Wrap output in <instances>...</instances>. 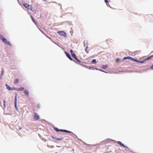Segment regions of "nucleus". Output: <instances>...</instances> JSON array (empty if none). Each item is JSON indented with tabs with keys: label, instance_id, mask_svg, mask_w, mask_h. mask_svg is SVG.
<instances>
[{
	"label": "nucleus",
	"instance_id": "obj_2",
	"mask_svg": "<svg viewBox=\"0 0 153 153\" xmlns=\"http://www.w3.org/2000/svg\"><path fill=\"white\" fill-rule=\"evenodd\" d=\"M23 4L24 7L27 9L32 10L33 7L31 5L28 4H27L25 3H23Z\"/></svg>",
	"mask_w": 153,
	"mask_h": 153
},
{
	"label": "nucleus",
	"instance_id": "obj_31",
	"mask_svg": "<svg viewBox=\"0 0 153 153\" xmlns=\"http://www.w3.org/2000/svg\"><path fill=\"white\" fill-rule=\"evenodd\" d=\"M151 68L153 70V65L151 66Z\"/></svg>",
	"mask_w": 153,
	"mask_h": 153
},
{
	"label": "nucleus",
	"instance_id": "obj_20",
	"mask_svg": "<svg viewBox=\"0 0 153 153\" xmlns=\"http://www.w3.org/2000/svg\"><path fill=\"white\" fill-rule=\"evenodd\" d=\"M54 130H55L56 131H57L58 132V131H59V129H58V128H57L55 127V128H54Z\"/></svg>",
	"mask_w": 153,
	"mask_h": 153
},
{
	"label": "nucleus",
	"instance_id": "obj_22",
	"mask_svg": "<svg viewBox=\"0 0 153 153\" xmlns=\"http://www.w3.org/2000/svg\"><path fill=\"white\" fill-rule=\"evenodd\" d=\"M72 56L73 57H74V58H76V55H75V53L73 54L72 55Z\"/></svg>",
	"mask_w": 153,
	"mask_h": 153
},
{
	"label": "nucleus",
	"instance_id": "obj_7",
	"mask_svg": "<svg viewBox=\"0 0 153 153\" xmlns=\"http://www.w3.org/2000/svg\"><path fill=\"white\" fill-rule=\"evenodd\" d=\"M52 138H53V139L56 140H62L63 139V138H56L52 136Z\"/></svg>",
	"mask_w": 153,
	"mask_h": 153
},
{
	"label": "nucleus",
	"instance_id": "obj_33",
	"mask_svg": "<svg viewBox=\"0 0 153 153\" xmlns=\"http://www.w3.org/2000/svg\"><path fill=\"white\" fill-rule=\"evenodd\" d=\"M37 107L38 108H39V105H38L37 106Z\"/></svg>",
	"mask_w": 153,
	"mask_h": 153
},
{
	"label": "nucleus",
	"instance_id": "obj_27",
	"mask_svg": "<svg viewBox=\"0 0 153 153\" xmlns=\"http://www.w3.org/2000/svg\"><path fill=\"white\" fill-rule=\"evenodd\" d=\"M105 2L106 3H107L108 2V0H105Z\"/></svg>",
	"mask_w": 153,
	"mask_h": 153
},
{
	"label": "nucleus",
	"instance_id": "obj_3",
	"mask_svg": "<svg viewBox=\"0 0 153 153\" xmlns=\"http://www.w3.org/2000/svg\"><path fill=\"white\" fill-rule=\"evenodd\" d=\"M57 33L61 36H63L64 37L66 36V33L63 31H58L57 32Z\"/></svg>",
	"mask_w": 153,
	"mask_h": 153
},
{
	"label": "nucleus",
	"instance_id": "obj_24",
	"mask_svg": "<svg viewBox=\"0 0 153 153\" xmlns=\"http://www.w3.org/2000/svg\"><path fill=\"white\" fill-rule=\"evenodd\" d=\"M4 107H5V105H6V104H5V100H4Z\"/></svg>",
	"mask_w": 153,
	"mask_h": 153
},
{
	"label": "nucleus",
	"instance_id": "obj_12",
	"mask_svg": "<svg viewBox=\"0 0 153 153\" xmlns=\"http://www.w3.org/2000/svg\"><path fill=\"white\" fill-rule=\"evenodd\" d=\"M153 57V55L147 57V58L146 59V60H147H147H151L152 59Z\"/></svg>",
	"mask_w": 153,
	"mask_h": 153
},
{
	"label": "nucleus",
	"instance_id": "obj_16",
	"mask_svg": "<svg viewBox=\"0 0 153 153\" xmlns=\"http://www.w3.org/2000/svg\"><path fill=\"white\" fill-rule=\"evenodd\" d=\"M19 82V79H16L14 82V83L15 84H17Z\"/></svg>",
	"mask_w": 153,
	"mask_h": 153
},
{
	"label": "nucleus",
	"instance_id": "obj_17",
	"mask_svg": "<svg viewBox=\"0 0 153 153\" xmlns=\"http://www.w3.org/2000/svg\"><path fill=\"white\" fill-rule=\"evenodd\" d=\"M4 69H1V73L0 75L1 77H2V76H3V75L4 74Z\"/></svg>",
	"mask_w": 153,
	"mask_h": 153
},
{
	"label": "nucleus",
	"instance_id": "obj_1",
	"mask_svg": "<svg viewBox=\"0 0 153 153\" xmlns=\"http://www.w3.org/2000/svg\"><path fill=\"white\" fill-rule=\"evenodd\" d=\"M0 39L3 42L6 44L7 45H10V42L7 41L6 39L4 38V36L1 34H0Z\"/></svg>",
	"mask_w": 153,
	"mask_h": 153
},
{
	"label": "nucleus",
	"instance_id": "obj_32",
	"mask_svg": "<svg viewBox=\"0 0 153 153\" xmlns=\"http://www.w3.org/2000/svg\"><path fill=\"white\" fill-rule=\"evenodd\" d=\"M85 51L87 53H88V51H87V48L85 49Z\"/></svg>",
	"mask_w": 153,
	"mask_h": 153
},
{
	"label": "nucleus",
	"instance_id": "obj_25",
	"mask_svg": "<svg viewBox=\"0 0 153 153\" xmlns=\"http://www.w3.org/2000/svg\"><path fill=\"white\" fill-rule=\"evenodd\" d=\"M78 62H80V61L77 58V57H76V58H74Z\"/></svg>",
	"mask_w": 153,
	"mask_h": 153
},
{
	"label": "nucleus",
	"instance_id": "obj_26",
	"mask_svg": "<svg viewBox=\"0 0 153 153\" xmlns=\"http://www.w3.org/2000/svg\"><path fill=\"white\" fill-rule=\"evenodd\" d=\"M131 57L130 56H127V59H130V60L131 59Z\"/></svg>",
	"mask_w": 153,
	"mask_h": 153
},
{
	"label": "nucleus",
	"instance_id": "obj_29",
	"mask_svg": "<svg viewBox=\"0 0 153 153\" xmlns=\"http://www.w3.org/2000/svg\"><path fill=\"white\" fill-rule=\"evenodd\" d=\"M31 18H32V20H33V21L34 22H34V19H33V17H32V16L31 17Z\"/></svg>",
	"mask_w": 153,
	"mask_h": 153
},
{
	"label": "nucleus",
	"instance_id": "obj_10",
	"mask_svg": "<svg viewBox=\"0 0 153 153\" xmlns=\"http://www.w3.org/2000/svg\"><path fill=\"white\" fill-rule=\"evenodd\" d=\"M59 131H63L65 132L71 133V132L65 130L59 129Z\"/></svg>",
	"mask_w": 153,
	"mask_h": 153
},
{
	"label": "nucleus",
	"instance_id": "obj_18",
	"mask_svg": "<svg viewBox=\"0 0 153 153\" xmlns=\"http://www.w3.org/2000/svg\"><path fill=\"white\" fill-rule=\"evenodd\" d=\"M92 63H96V60L95 59H93L92 61Z\"/></svg>",
	"mask_w": 153,
	"mask_h": 153
},
{
	"label": "nucleus",
	"instance_id": "obj_34",
	"mask_svg": "<svg viewBox=\"0 0 153 153\" xmlns=\"http://www.w3.org/2000/svg\"><path fill=\"white\" fill-rule=\"evenodd\" d=\"M119 60V59H117L116 61L117 62Z\"/></svg>",
	"mask_w": 153,
	"mask_h": 153
},
{
	"label": "nucleus",
	"instance_id": "obj_9",
	"mask_svg": "<svg viewBox=\"0 0 153 153\" xmlns=\"http://www.w3.org/2000/svg\"><path fill=\"white\" fill-rule=\"evenodd\" d=\"M24 93L27 97L28 96L29 94V92L28 90H25L24 91Z\"/></svg>",
	"mask_w": 153,
	"mask_h": 153
},
{
	"label": "nucleus",
	"instance_id": "obj_14",
	"mask_svg": "<svg viewBox=\"0 0 153 153\" xmlns=\"http://www.w3.org/2000/svg\"><path fill=\"white\" fill-rule=\"evenodd\" d=\"M108 65H104L102 66V68L103 69H105L107 68H108Z\"/></svg>",
	"mask_w": 153,
	"mask_h": 153
},
{
	"label": "nucleus",
	"instance_id": "obj_6",
	"mask_svg": "<svg viewBox=\"0 0 153 153\" xmlns=\"http://www.w3.org/2000/svg\"><path fill=\"white\" fill-rule=\"evenodd\" d=\"M65 54L67 56L71 61H73V59L71 58L70 54L67 52H65Z\"/></svg>",
	"mask_w": 153,
	"mask_h": 153
},
{
	"label": "nucleus",
	"instance_id": "obj_23",
	"mask_svg": "<svg viewBox=\"0 0 153 153\" xmlns=\"http://www.w3.org/2000/svg\"><path fill=\"white\" fill-rule=\"evenodd\" d=\"M89 69L91 70H93L94 69V68L92 67H89Z\"/></svg>",
	"mask_w": 153,
	"mask_h": 153
},
{
	"label": "nucleus",
	"instance_id": "obj_5",
	"mask_svg": "<svg viewBox=\"0 0 153 153\" xmlns=\"http://www.w3.org/2000/svg\"><path fill=\"white\" fill-rule=\"evenodd\" d=\"M17 94H16V96L15 97V102H14V105L15 108L17 110L18 109L17 108Z\"/></svg>",
	"mask_w": 153,
	"mask_h": 153
},
{
	"label": "nucleus",
	"instance_id": "obj_11",
	"mask_svg": "<svg viewBox=\"0 0 153 153\" xmlns=\"http://www.w3.org/2000/svg\"><path fill=\"white\" fill-rule=\"evenodd\" d=\"M6 86L7 88L10 91L12 90V89L11 88L7 85V84H6Z\"/></svg>",
	"mask_w": 153,
	"mask_h": 153
},
{
	"label": "nucleus",
	"instance_id": "obj_8",
	"mask_svg": "<svg viewBox=\"0 0 153 153\" xmlns=\"http://www.w3.org/2000/svg\"><path fill=\"white\" fill-rule=\"evenodd\" d=\"M117 143L119 145L122 146L123 147H127L126 146H125L120 141H119L117 142Z\"/></svg>",
	"mask_w": 153,
	"mask_h": 153
},
{
	"label": "nucleus",
	"instance_id": "obj_35",
	"mask_svg": "<svg viewBox=\"0 0 153 153\" xmlns=\"http://www.w3.org/2000/svg\"><path fill=\"white\" fill-rule=\"evenodd\" d=\"M44 1H46V0H43Z\"/></svg>",
	"mask_w": 153,
	"mask_h": 153
},
{
	"label": "nucleus",
	"instance_id": "obj_21",
	"mask_svg": "<svg viewBox=\"0 0 153 153\" xmlns=\"http://www.w3.org/2000/svg\"><path fill=\"white\" fill-rule=\"evenodd\" d=\"M70 52L72 55L73 54H74V53L73 52V51L72 50H70Z\"/></svg>",
	"mask_w": 153,
	"mask_h": 153
},
{
	"label": "nucleus",
	"instance_id": "obj_30",
	"mask_svg": "<svg viewBox=\"0 0 153 153\" xmlns=\"http://www.w3.org/2000/svg\"><path fill=\"white\" fill-rule=\"evenodd\" d=\"M22 129V127H19V129H20V130H21Z\"/></svg>",
	"mask_w": 153,
	"mask_h": 153
},
{
	"label": "nucleus",
	"instance_id": "obj_13",
	"mask_svg": "<svg viewBox=\"0 0 153 153\" xmlns=\"http://www.w3.org/2000/svg\"><path fill=\"white\" fill-rule=\"evenodd\" d=\"M24 89V87H22L20 88H17L16 90L18 91H22Z\"/></svg>",
	"mask_w": 153,
	"mask_h": 153
},
{
	"label": "nucleus",
	"instance_id": "obj_28",
	"mask_svg": "<svg viewBox=\"0 0 153 153\" xmlns=\"http://www.w3.org/2000/svg\"><path fill=\"white\" fill-rule=\"evenodd\" d=\"M124 59H127V57H125L124 58Z\"/></svg>",
	"mask_w": 153,
	"mask_h": 153
},
{
	"label": "nucleus",
	"instance_id": "obj_4",
	"mask_svg": "<svg viewBox=\"0 0 153 153\" xmlns=\"http://www.w3.org/2000/svg\"><path fill=\"white\" fill-rule=\"evenodd\" d=\"M33 118L35 120H38L39 119V115L36 113H35Z\"/></svg>",
	"mask_w": 153,
	"mask_h": 153
},
{
	"label": "nucleus",
	"instance_id": "obj_15",
	"mask_svg": "<svg viewBox=\"0 0 153 153\" xmlns=\"http://www.w3.org/2000/svg\"><path fill=\"white\" fill-rule=\"evenodd\" d=\"M130 60L132 61L135 62H139V61L137 60L136 59H134L132 57L131 58Z\"/></svg>",
	"mask_w": 153,
	"mask_h": 153
},
{
	"label": "nucleus",
	"instance_id": "obj_19",
	"mask_svg": "<svg viewBox=\"0 0 153 153\" xmlns=\"http://www.w3.org/2000/svg\"><path fill=\"white\" fill-rule=\"evenodd\" d=\"M147 61V60H146V59H145L143 61H140V62L139 61V62H140V63H144V62H145V61Z\"/></svg>",
	"mask_w": 153,
	"mask_h": 153
}]
</instances>
